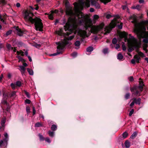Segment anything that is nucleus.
I'll return each mask as SVG.
<instances>
[{
    "mask_svg": "<svg viewBox=\"0 0 148 148\" xmlns=\"http://www.w3.org/2000/svg\"><path fill=\"white\" fill-rule=\"evenodd\" d=\"M73 4L74 11L72 7H67L66 8V13L70 16H74V18H69L68 22L66 24L68 32L64 33L62 29H59L56 32V34L58 36L64 37L63 40L61 42H56L58 45L57 52L51 54V56H55L62 53L66 45L71 44L70 40L74 38L76 33L83 38L88 37L91 33H96L102 29L104 26V23H102L98 26L91 27V21L87 19L79 10V8H83L84 4L87 7L90 6L89 0H79V3L75 2Z\"/></svg>",
    "mask_w": 148,
    "mask_h": 148,
    "instance_id": "nucleus-1",
    "label": "nucleus"
},
{
    "mask_svg": "<svg viewBox=\"0 0 148 148\" xmlns=\"http://www.w3.org/2000/svg\"><path fill=\"white\" fill-rule=\"evenodd\" d=\"M34 14L32 12L25 10L24 12L23 16L25 21L32 23H34L35 27L36 30L42 31L43 27V24L41 22V20L39 18L36 17L33 18Z\"/></svg>",
    "mask_w": 148,
    "mask_h": 148,
    "instance_id": "nucleus-2",
    "label": "nucleus"
},
{
    "mask_svg": "<svg viewBox=\"0 0 148 148\" xmlns=\"http://www.w3.org/2000/svg\"><path fill=\"white\" fill-rule=\"evenodd\" d=\"M130 36L128 39L127 37V34L125 32H121L119 34V37L122 39L124 38L125 42L127 41V43L129 47H130L128 50L129 52H131L132 51L134 48H136L137 47L138 42L137 39L134 37L133 36L130 35Z\"/></svg>",
    "mask_w": 148,
    "mask_h": 148,
    "instance_id": "nucleus-3",
    "label": "nucleus"
},
{
    "mask_svg": "<svg viewBox=\"0 0 148 148\" xmlns=\"http://www.w3.org/2000/svg\"><path fill=\"white\" fill-rule=\"evenodd\" d=\"M147 29L148 30V27ZM146 28L144 26L136 27L134 29V32L140 39L148 36V32H146Z\"/></svg>",
    "mask_w": 148,
    "mask_h": 148,
    "instance_id": "nucleus-4",
    "label": "nucleus"
},
{
    "mask_svg": "<svg viewBox=\"0 0 148 148\" xmlns=\"http://www.w3.org/2000/svg\"><path fill=\"white\" fill-rule=\"evenodd\" d=\"M144 86L143 82L140 81L139 86H134L131 88L130 90L132 93V95L135 96H140V93L143 90Z\"/></svg>",
    "mask_w": 148,
    "mask_h": 148,
    "instance_id": "nucleus-5",
    "label": "nucleus"
},
{
    "mask_svg": "<svg viewBox=\"0 0 148 148\" xmlns=\"http://www.w3.org/2000/svg\"><path fill=\"white\" fill-rule=\"evenodd\" d=\"M116 21L115 22H114L113 21L110 24L109 26H106L104 29V30L105 31V34H108L109 33L110 31L112 30V29L114 28L115 26L116 25Z\"/></svg>",
    "mask_w": 148,
    "mask_h": 148,
    "instance_id": "nucleus-6",
    "label": "nucleus"
},
{
    "mask_svg": "<svg viewBox=\"0 0 148 148\" xmlns=\"http://www.w3.org/2000/svg\"><path fill=\"white\" fill-rule=\"evenodd\" d=\"M5 137V138L3 139V140H0V147H1L2 146V145L3 143V141L4 143H5L6 144V146L7 145V141L8 140V134L7 133H6L4 134Z\"/></svg>",
    "mask_w": 148,
    "mask_h": 148,
    "instance_id": "nucleus-7",
    "label": "nucleus"
},
{
    "mask_svg": "<svg viewBox=\"0 0 148 148\" xmlns=\"http://www.w3.org/2000/svg\"><path fill=\"white\" fill-rule=\"evenodd\" d=\"M5 121L6 118H4L2 119L1 121V124L2 127H1V126H0V131L4 130L3 127L4 126V124L5 122Z\"/></svg>",
    "mask_w": 148,
    "mask_h": 148,
    "instance_id": "nucleus-8",
    "label": "nucleus"
},
{
    "mask_svg": "<svg viewBox=\"0 0 148 148\" xmlns=\"http://www.w3.org/2000/svg\"><path fill=\"white\" fill-rule=\"evenodd\" d=\"M131 19L132 20L131 22L136 25L137 23V16L134 15H133L131 17Z\"/></svg>",
    "mask_w": 148,
    "mask_h": 148,
    "instance_id": "nucleus-9",
    "label": "nucleus"
},
{
    "mask_svg": "<svg viewBox=\"0 0 148 148\" xmlns=\"http://www.w3.org/2000/svg\"><path fill=\"white\" fill-rule=\"evenodd\" d=\"M133 100L135 102V103L136 104L140 105V103L141 99L140 98H138L136 99L135 98H134Z\"/></svg>",
    "mask_w": 148,
    "mask_h": 148,
    "instance_id": "nucleus-10",
    "label": "nucleus"
},
{
    "mask_svg": "<svg viewBox=\"0 0 148 148\" xmlns=\"http://www.w3.org/2000/svg\"><path fill=\"white\" fill-rule=\"evenodd\" d=\"M16 29L17 31V34L20 36H22L23 34V32L18 27H16Z\"/></svg>",
    "mask_w": 148,
    "mask_h": 148,
    "instance_id": "nucleus-11",
    "label": "nucleus"
},
{
    "mask_svg": "<svg viewBox=\"0 0 148 148\" xmlns=\"http://www.w3.org/2000/svg\"><path fill=\"white\" fill-rule=\"evenodd\" d=\"M130 143L128 140H126L125 143V145L127 148H129L130 147Z\"/></svg>",
    "mask_w": 148,
    "mask_h": 148,
    "instance_id": "nucleus-12",
    "label": "nucleus"
},
{
    "mask_svg": "<svg viewBox=\"0 0 148 148\" xmlns=\"http://www.w3.org/2000/svg\"><path fill=\"white\" fill-rule=\"evenodd\" d=\"M19 67L20 69V71H21V73L22 74H24L25 71V68L23 66H20Z\"/></svg>",
    "mask_w": 148,
    "mask_h": 148,
    "instance_id": "nucleus-13",
    "label": "nucleus"
},
{
    "mask_svg": "<svg viewBox=\"0 0 148 148\" xmlns=\"http://www.w3.org/2000/svg\"><path fill=\"white\" fill-rule=\"evenodd\" d=\"M147 47L148 45L147 44H144L143 45V49L146 53H147L148 51V50L147 49Z\"/></svg>",
    "mask_w": 148,
    "mask_h": 148,
    "instance_id": "nucleus-14",
    "label": "nucleus"
},
{
    "mask_svg": "<svg viewBox=\"0 0 148 148\" xmlns=\"http://www.w3.org/2000/svg\"><path fill=\"white\" fill-rule=\"evenodd\" d=\"M134 58H135L136 62L137 63H139V60H140V58L137 55L134 56Z\"/></svg>",
    "mask_w": 148,
    "mask_h": 148,
    "instance_id": "nucleus-15",
    "label": "nucleus"
},
{
    "mask_svg": "<svg viewBox=\"0 0 148 148\" xmlns=\"http://www.w3.org/2000/svg\"><path fill=\"white\" fill-rule=\"evenodd\" d=\"M117 58L119 60H122L123 58V56L122 55L121 53H119L118 54Z\"/></svg>",
    "mask_w": 148,
    "mask_h": 148,
    "instance_id": "nucleus-16",
    "label": "nucleus"
},
{
    "mask_svg": "<svg viewBox=\"0 0 148 148\" xmlns=\"http://www.w3.org/2000/svg\"><path fill=\"white\" fill-rule=\"evenodd\" d=\"M27 70L30 75H33V71L32 70L29 68H27Z\"/></svg>",
    "mask_w": 148,
    "mask_h": 148,
    "instance_id": "nucleus-17",
    "label": "nucleus"
},
{
    "mask_svg": "<svg viewBox=\"0 0 148 148\" xmlns=\"http://www.w3.org/2000/svg\"><path fill=\"white\" fill-rule=\"evenodd\" d=\"M93 50V48L92 47H89L86 49L87 51L88 52H91Z\"/></svg>",
    "mask_w": 148,
    "mask_h": 148,
    "instance_id": "nucleus-18",
    "label": "nucleus"
},
{
    "mask_svg": "<svg viewBox=\"0 0 148 148\" xmlns=\"http://www.w3.org/2000/svg\"><path fill=\"white\" fill-rule=\"evenodd\" d=\"M48 134H49V135L51 137H53L54 135V132H51V131H49L48 132Z\"/></svg>",
    "mask_w": 148,
    "mask_h": 148,
    "instance_id": "nucleus-19",
    "label": "nucleus"
},
{
    "mask_svg": "<svg viewBox=\"0 0 148 148\" xmlns=\"http://www.w3.org/2000/svg\"><path fill=\"white\" fill-rule=\"evenodd\" d=\"M57 128V127L56 125H52L51 127V129L53 131L56 130Z\"/></svg>",
    "mask_w": 148,
    "mask_h": 148,
    "instance_id": "nucleus-20",
    "label": "nucleus"
},
{
    "mask_svg": "<svg viewBox=\"0 0 148 148\" xmlns=\"http://www.w3.org/2000/svg\"><path fill=\"white\" fill-rule=\"evenodd\" d=\"M137 133L136 132H134L131 136L130 138L133 139L134 138L137 136Z\"/></svg>",
    "mask_w": 148,
    "mask_h": 148,
    "instance_id": "nucleus-21",
    "label": "nucleus"
},
{
    "mask_svg": "<svg viewBox=\"0 0 148 148\" xmlns=\"http://www.w3.org/2000/svg\"><path fill=\"white\" fill-rule=\"evenodd\" d=\"M42 126V124L39 122L36 123L35 125V127H39Z\"/></svg>",
    "mask_w": 148,
    "mask_h": 148,
    "instance_id": "nucleus-22",
    "label": "nucleus"
},
{
    "mask_svg": "<svg viewBox=\"0 0 148 148\" xmlns=\"http://www.w3.org/2000/svg\"><path fill=\"white\" fill-rule=\"evenodd\" d=\"M108 49L107 48L104 49L103 51V53L105 54L108 53Z\"/></svg>",
    "mask_w": 148,
    "mask_h": 148,
    "instance_id": "nucleus-23",
    "label": "nucleus"
},
{
    "mask_svg": "<svg viewBox=\"0 0 148 148\" xmlns=\"http://www.w3.org/2000/svg\"><path fill=\"white\" fill-rule=\"evenodd\" d=\"M16 85L18 87H20L21 85V82L20 81H17L16 83Z\"/></svg>",
    "mask_w": 148,
    "mask_h": 148,
    "instance_id": "nucleus-24",
    "label": "nucleus"
},
{
    "mask_svg": "<svg viewBox=\"0 0 148 148\" xmlns=\"http://www.w3.org/2000/svg\"><path fill=\"white\" fill-rule=\"evenodd\" d=\"M75 45L77 47H79L80 45V42L79 40L76 41L75 43Z\"/></svg>",
    "mask_w": 148,
    "mask_h": 148,
    "instance_id": "nucleus-25",
    "label": "nucleus"
},
{
    "mask_svg": "<svg viewBox=\"0 0 148 148\" xmlns=\"http://www.w3.org/2000/svg\"><path fill=\"white\" fill-rule=\"evenodd\" d=\"M38 136L39 137L40 139V140H45V139H44V137L42 135L39 134Z\"/></svg>",
    "mask_w": 148,
    "mask_h": 148,
    "instance_id": "nucleus-26",
    "label": "nucleus"
},
{
    "mask_svg": "<svg viewBox=\"0 0 148 148\" xmlns=\"http://www.w3.org/2000/svg\"><path fill=\"white\" fill-rule=\"evenodd\" d=\"M127 136L128 134L126 132H125L123 134V136L124 138H126L127 137Z\"/></svg>",
    "mask_w": 148,
    "mask_h": 148,
    "instance_id": "nucleus-27",
    "label": "nucleus"
},
{
    "mask_svg": "<svg viewBox=\"0 0 148 148\" xmlns=\"http://www.w3.org/2000/svg\"><path fill=\"white\" fill-rule=\"evenodd\" d=\"M130 97V94L129 93H127L125 96V98L126 99H128Z\"/></svg>",
    "mask_w": 148,
    "mask_h": 148,
    "instance_id": "nucleus-28",
    "label": "nucleus"
},
{
    "mask_svg": "<svg viewBox=\"0 0 148 148\" xmlns=\"http://www.w3.org/2000/svg\"><path fill=\"white\" fill-rule=\"evenodd\" d=\"M48 18H49L51 20H52L53 18V16L52 14V13H51V14H48Z\"/></svg>",
    "mask_w": 148,
    "mask_h": 148,
    "instance_id": "nucleus-29",
    "label": "nucleus"
},
{
    "mask_svg": "<svg viewBox=\"0 0 148 148\" xmlns=\"http://www.w3.org/2000/svg\"><path fill=\"white\" fill-rule=\"evenodd\" d=\"M117 42V40L115 38H114L112 40V42L113 44H115Z\"/></svg>",
    "mask_w": 148,
    "mask_h": 148,
    "instance_id": "nucleus-30",
    "label": "nucleus"
},
{
    "mask_svg": "<svg viewBox=\"0 0 148 148\" xmlns=\"http://www.w3.org/2000/svg\"><path fill=\"white\" fill-rule=\"evenodd\" d=\"M102 2H103L104 4H106L109 2L110 0H100Z\"/></svg>",
    "mask_w": 148,
    "mask_h": 148,
    "instance_id": "nucleus-31",
    "label": "nucleus"
},
{
    "mask_svg": "<svg viewBox=\"0 0 148 148\" xmlns=\"http://www.w3.org/2000/svg\"><path fill=\"white\" fill-rule=\"evenodd\" d=\"M138 55L142 57H145L144 54L142 52H138Z\"/></svg>",
    "mask_w": 148,
    "mask_h": 148,
    "instance_id": "nucleus-32",
    "label": "nucleus"
},
{
    "mask_svg": "<svg viewBox=\"0 0 148 148\" xmlns=\"http://www.w3.org/2000/svg\"><path fill=\"white\" fill-rule=\"evenodd\" d=\"M6 99H3L1 103L4 104H7V102Z\"/></svg>",
    "mask_w": 148,
    "mask_h": 148,
    "instance_id": "nucleus-33",
    "label": "nucleus"
},
{
    "mask_svg": "<svg viewBox=\"0 0 148 148\" xmlns=\"http://www.w3.org/2000/svg\"><path fill=\"white\" fill-rule=\"evenodd\" d=\"M117 26L119 29H122L123 26V23H121L119 25H118Z\"/></svg>",
    "mask_w": 148,
    "mask_h": 148,
    "instance_id": "nucleus-34",
    "label": "nucleus"
},
{
    "mask_svg": "<svg viewBox=\"0 0 148 148\" xmlns=\"http://www.w3.org/2000/svg\"><path fill=\"white\" fill-rule=\"evenodd\" d=\"M8 49L10 50L11 49H12V48L11 47V45L9 44H7L6 45Z\"/></svg>",
    "mask_w": 148,
    "mask_h": 148,
    "instance_id": "nucleus-35",
    "label": "nucleus"
},
{
    "mask_svg": "<svg viewBox=\"0 0 148 148\" xmlns=\"http://www.w3.org/2000/svg\"><path fill=\"white\" fill-rule=\"evenodd\" d=\"M24 92L25 94L26 95L27 97L28 98H29L30 96L29 93L26 90H25L24 91Z\"/></svg>",
    "mask_w": 148,
    "mask_h": 148,
    "instance_id": "nucleus-36",
    "label": "nucleus"
},
{
    "mask_svg": "<svg viewBox=\"0 0 148 148\" xmlns=\"http://www.w3.org/2000/svg\"><path fill=\"white\" fill-rule=\"evenodd\" d=\"M6 4L5 0H0V5L1 4Z\"/></svg>",
    "mask_w": 148,
    "mask_h": 148,
    "instance_id": "nucleus-37",
    "label": "nucleus"
},
{
    "mask_svg": "<svg viewBox=\"0 0 148 148\" xmlns=\"http://www.w3.org/2000/svg\"><path fill=\"white\" fill-rule=\"evenodd\" d=\"M134 110L133 109H132V110H131L130 111L129 113V116H130L132 115L134 112Z\"/></svg>",
    "mask_w": 148,
    "mask_h": 148,
    "instance_id": "nucleus-38",
    "label": "nucleus"
},
{
    "mask_svg": "<svg viewBox=\"0 0 148 148\" xmlns=\"http://www.w3.org/2000/svg\"><path fill=\"white\" fill-rule=\"evenodd\" d=\"M12 32V30H10L8 31L6 33V36H8L9 35L11 34Z\"/></svg>",
    "mask_w": 148,
    "mask_h": 148,
    "instance_id": "nucleus-39",
    "label": "nucleus"
},
{
    "mask_svg": "<svg viewBox=\"0 0 148 148\" xmlns=\"http://www.w3.org/2000/svg\"><path fill=\"white\" fill-rule=\"evenodd\" d=\"M19 59V62L21 61L23 62V59L21 56H18L17 57Z\"/></svg>",
    "mask_w": 148,
    "mask_h": 148,
    "instance_id": "nucleus-40",
    "label": "nucleus"
},
{
    "mask_svg": "<svg viewBox=\"0 0 148 148\" xmlns=\"http://www.w3.org/2000/svg\"><path fill=\"white\" fill-rule=\"evenodd\" d=\"M10 86L12 88L13 90H14L15 89V85L14 84L12 83L10 84Z\"/></svg>",
    "mask_w": 148,
    "mask_h": 148,
    "instance_id": "nucleus-41",
    "label": "nucleus"
},
{
    "mask_svg": "<svg viewBox=\"0 0 148 148\" xmlns=\"http://www.w3.org/2000/svg\"><path fill=\"white\" fill-rule=\"evenodd\" d=\"M143 41L145 43V44H147L148 42V39L147 38H145L143 39Z\"/></svg>",
    "mask_w": 148,
    "mask_h": 148,
    "instance_id": "nucleus-42",
    "label": "nucleus"
},
{
    "mask_svg": "<svg viewBox=\"0 0 148 148\" xmlns=\"http://www.w3.org/2000/svg\"><path fill=\"white\" fill-rule=\"evenodd\" d=\"M77 52H75L71 54V55L73 57H75L77 56Z\"/></svg>",
    "mask_w": 148,
    "mask_h": 148,
    "instance_id": "nucleus-43",
    "label": "nucleus"
},
{
    "mask_svg": "<svg viewBox=\"0 0 148 148\" xmlns=\"http://www.w3.org/2000/svg\"><path fill=\"white\" fill-rule=\"evenodd\" d=\"M3 99H7L8 96L7 95H6V94H5L4 93H3Z\"/></svg>",
    "mask_w": 148,
    "mask_h": 148,
    "instance_id": "nucleus-44",
    "label": "nucleus"
},
{
    "mask_svg": "<svg viewBox=\"0 0 148 148\" xmlns=\"http://www.w3.org/2000/svg\"><path fill=\"white\" fill-rule=\"evenodd\" d=\"M122 48L123 51H125L126 50V47L125 45H124V43L122 45Z\"/></svg>",
    "mask_w": 148,
    "mask_h": 148,
    "instance_id": "nucleus-45",
    "label": "nucleus"
},
{
    "mask_svg": "<svg viewBox=\"0 0 148 148\" xmlns=\"http://www.w3.org/2000/svg\"><path fill=\"white\" fill-rule=\"evenodd\" d=\"M128 79L131 82H132L134 80L133 77L132 76H131L128 77Z\"/></svg>",
    "mask_w": 148,
    "mask_h": 148,
    "instance_id": "nucleus-46",
    "label": "nucleus"
},
{
    "mask_svg": "<svg viewBox=\"0 0 148 148\" xmlns=\"http://www.w3.org/2000/svg\"><path fill=\"white\" fill-rule=\"evenodd\" d=\"M95 20H97L99 18V16L97 15H95L93 16Z\"/></svg>",
    "mask_w": 148,
    "mask_h": 148,
    "instance_id": "nucleus-47",
    "label": "nucleus"
},
{
    "mask_svg": "<svg viewBox=\"0 0 148 148\" xmlns=\"http://www.w3.org/2000/svg\"><path fill=\"white\" fill-rule=\"evenodd\" d=\"M45 140L47 142L49 143H50L51 142V141L48 138H46Z\"/></svg>",
    "mask_w": 148,
    "mask_h": 148,
    "instance_id": "nucleus-48",
    "label": "nucleus"
},
{
    "mask_svg": "<svg viewBox=\"0 0 148 148\" xmlns=\"http://www.w3.org/2000/svg\"><path fill=\"white\" fill-rule=\"evenodd\" d=\"M112 17V16L109 14H107L106 16V18L108 19H109Z\"/></svg>",
    "mask_w": 148,
    "mask_h": 148,
    "instance_id": "nucleus-49",
    "label": "nucleus"
},
{
    "mask_svg": "<svg viewBox=\"0 0 148 148\" xmlns=\"http://www.w3.org/2000/svg\"><path fill=\"white\" fill-rule=\"evenodd\" d=\"M136 9L138 10H140L141 8V6L139 5H137L136 6Z\"/></svg>",
    "mask_w": 148,
    "mask_h": 148,
    "instance_id": "nucleus-50",
    "label": "nucleus"
},
{
    "mask_svg": "<svg viewBox=\"0 0 148 148\" xmlns=\"http://www.w3.org/2000/svg\"><path fill=\"white\" fill-rule=\"evenodd\" d=\"M16 92L15 91L12 92L11 94V97L15 95Z\"/></svg>",
    "mask_w": 148,
    "mask_h": 148,
    "instance_id": "nucleus-51",
    "label": "nucleus"
},
{
    "mask_svg": "<svg viewBox=\"0 0 148 148\" xmlns=\"http://www.w3.org/2000/svg\"><path fill=\"white\" fill-rule=\"evenodd\" d=\"M36 110L34 107H33V115H34L36 113Z\"/></svg>",
    "mask_w": 148,
    "mask_h": 148,
    "instance_id": "nucleus-52",
    "label": "nucleus"
},
{
    "mask_svg": "<svg viewBox=\"0 0 148 148\" xmlns=\"http://www.w3.org/2000/svg\"><path fill=\"white\" fill-rule=\"evenodd\" d=\"M30 108L29 107H27L26 108V110L27 113H29L30 112Z\"/></svg>",
    "mask_w": 148,
    "mask_h": 148,
    "instance_id": "nucleus-53",
    "label": "nucleus"
},
{
    "mask_svg": "<svg viewBox=\"0 0 148 148\" xmlns=\"http://www.w3.org/2000/svg\"><path fill=\"white\" fill-rule=\"evenodd\" d=\"M25 102L27 103V104H29L30 103V102H31V101L29 100V99H26L25 100Z\"/></svg>",
    "mask_w": 148,
    "mask_h": 148,
    "instance_id": "nucleus-54",
    "label": "nucleus"
},
{
    "mask_svg": "<svg viewBox=\"0 0 148 148\" xmlns=\"http://www.w3.org/2000/svg\"><path fill=\"white\" fill-rule=\"evenodd\" d=\"M12 77V75L10 73H8V77L9 79H10Z\"/></svg>",
    "mask_w": 148,
    "mask_h": 148,
    "instance_id": "nucleus-55",
    "label": "nucleus"
},
{
    "mask_svg": "<svg viewBox=\"0 0 148 148\" xmlns=\"http://www.w3.org/2000/svg\"><path fill=\"white\" fill-rule=\"evenodd\" d=\"M135 103V102L133 100V101L131 103L130 105V106L131 107H132L133 106H134V103Z\"/></svg>",
    "mask_w": 148,
    "mask_h": 148,
    "instance_id": "nucleus-56",
    "label": "nucleus"
},
{
    "mask_svg": "<svg viewBox=\"0 0 148 148\" xmlns=\"http://www.w3.org/2000/svg\"><path fill=\"white\" fill-rule=\"evenodd\" d=\"M119 47L120 46L119 45L117 44L116 45V47H115L116 49H118L119 48Z\"/></svg>",
    "mask_w": 148,
    "mask_h": 148,
    "instance_id": "nucleus-57",
    "label": "nucleus"
},
{
    "mask_svg": "<svg viewBox=\"0 0 148 148\" xmlns=\"http://www.w3.org/2000/svg\"><path fill=\"white\" fill-rule=\"evenodd\" d=\"M96 8H100V6L99 4L98 3L96 4L95 5Z\"/></svg>",
    "mask_w": 148,
    "mask_h": 148,
    "instance_id": "nucleus-58",
    "label": "nucleus"
},
{
    "mask_svg": "<svg viewBox=\"0 0 148 148\" xmlns=\"http://www.w3.org/2000/svg\"><path fill=\"white\" fill-rule=\"evenodd\" d=\"M20 54H21V55L22 56H23L24 55V52L20 50Z\"/></svg>",
    "mask_w": 148,
    "mask_h": 148,
    "instance_id": "nucleus-59",
    "label": "nucleus"
},
{
    "mask_svg": "<svg viewBox=\"0 0 148 148\" xmlns=\"http://www.w3.org/2000/svg\"><path fill=\"white\" fill-rule=\"evenodd\" d=\"M3 77V75L2 74L1 75V76L0 77V82H1Z\"/></svg>",
    "mask_w": 148,
    "mask_h": 148,
    "instance_id": "nucleus-60",
    "label": "nucleus"
},
{
    "mask_svg": "<svg viewBox=\"0 0 148 148\" xmlns=\"http://www.w3.org/2000/svg\"><path fill=\"white\" fill-rule=\"evenodd\" d=\"M136 62V61H135V60L134 59H132L131 60V62L133 64H135Z\"/></svg>",
    "mask_w": 148,
    "mask_h": 148,
    "instance_id": "nucleus-61",
    "label": "nucleus"
},
{
    "mask_svg": "<svg viewBox=\"0 0 148 148\" xmlns=\"http://www.w3.org/2000/svg\"><path fill=\"white\" fill-rule=\"evenodd\" d=\"M23 65L22 66H23L24 67H26L27 66V63H23Z\"/></svg>",
    "mask_w": 148,
    "mask_h": 148,
    "instance_id": "nucleus-62",
    "label": "nucleus"
},
{
    "mask_svg": "<svg viewBox=\"0 0 148 148\" xmlns=\"http://www.w3.org/2000/svg\"><path fill=\"white\" fill-rule=\"evenodd\" d=\"M16 6L17 7H19L20 6V3H18L16 4Z\"/></svg>",
    "mask_w": 148,
    "mask_h": 148,
    "instance_id": "nucleus-63",
    "label": "nucleus"
},
{
    "mask_svg": "<svg viewBox=\"0 0 148 148\" xmlns=\"http://www.w3.org/2000/svg\"><path fill=\"white\" fill-rule=\"evenodd\" d=\"M28 58L29 59V61L30 62H31L32 61V59L30 56H28Z\"/></svg>",
    "mask_w": 148,
    "mask_h": 148,
    "instance_id": "nucleus-64",
    "label": "nucleus"
}]
</instances>
